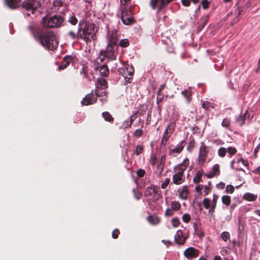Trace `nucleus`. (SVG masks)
Returning a JSON list of instances; mask_svg holds the SVG:
<instances>
[{"label":"nucleus","instance_id":"nucleus-8","mask_svg":"<svg viewBox=\"0 0 260 260\" xmlns=\"http://www.w3.org/2000/svg\"><path fill=\"white\" fill-rule=\"evenodd\" d=\"M21 6L26 10H31L33 13L37 8L40 6V2L38 0H24Z\"/></svg>","mask_w":260,"mask_h":260},{"label":"nucleus","instance_id":"nucleus-37","mask_svg":"<svg viewBox=\"0 0 260 260\" xmlns=\"http://www.w3.org/2000/svg\"><path fill=\"white\" fill-rule=\"evenodd\" d=\"M226 152L227 150L224 147H221L218 150V154L221 157L225 156Z\"/></svg>","mask_w":260,"mask_h":260},{"label":"nucleus","instance_id":"nucleus-38","mask_svg":"<svg viewBox=\"0 0 260 260\" xmlns=\"http://www.w3.org/2000/svg\"><path fill=\"white\" fill-rule=\"evenodd\" d=\"M244 229V223L242 221L241 218H239L238 221V230L240 233H242Z\"/></svg>","mask_w":260,"mask_h":260},{"label":"nucleus","instance_id":"nucleus-16","mask_svg":"<svg viewBox=\"0 0 260 260\" xmlns=\"http://www.w3.org/2000/svg\"><path fill=\"white\" fill-rule=\"evenodd\" d=\"M73 57L71 55L64 56L61 61V64L58 67L59 71L65 69L73 61Z\"/></svg>","mask_w":260,"mask_h":260},{"label":"nucleus","instance_id":"nucleus-36","mask_svg":"<svg viewBox=\"0 0 260 260\" xmlns=\"http://www.w3.org/2000/svg\"><path fill=\"white\" fill-rule=\"evenodd\" d=\"M218 198V197L217 195H216V194L213 195V200H212V204L211 206V209L210 210V211L211 210H212V211H214V209L216 207V202H217Z\"/></svg>","mask_w":260,"mask_h":260},{"label":"nucleus","instance_id":"nucleus-2","mask_svg":"<svg viewBox=\"0 0 260 260\" xmlns=\"http://www.w3.org/2000/svg\"><path fill=\"white\" fill-rule=\"evenodd\" d=\"M98 29L93 23L85 24L82 26L81 22L79 23L77 32L72 30L69 31L68 36L73 40L81 39L84 40L87 45L90 44L91 40H96V34Z\"/></svg>","mask_w":260,"mask_h":260},{"label":"nucleus","instance_id":"nucleus-15","mask_svg":"<svg viewBox=\"0 0 260 260\" xmlns=\"http://www.w3.org/2000/svg\"><path fill=\"white\" fill-rule=\"evenodd\" d=\"M174 0H159L156 6V14L160 13L162 10L166 7L169 4Z\"/></svg>","mask_w":260,"mask_h":260},{"label":"nucleus","instance_id":"nucleus-14","mask_svg":"<svg viewBox=\"0 0 260 260\" xmlns=\"http://www.w3.org/2000/svg\"><path fill=\"white\" fill-rule=\"evenodd\" d=\"M185 145V142L183 140L179 144H178L177 147L174 148L170 149L169 150V155L173 156L174 157L177 156V155L180 153L181 152L183 149Z\"/></svg>","mask_w":260,"mask_h":260},{"label":"nucleus","instance_id":"nucleus-6","mask_svg":"<svg viewBox=\"0 0 260 260\" xmlns=\"http://www.w3.org/2000/svg\"><path fill=\"white\" fill-rule=\"evenodd\" d=\"M134 68L132 64H126L123 67L118 69V72L122 76L125 80L124 84L132 82L134 73Z\"/></svg>","mask_w":260,"mask_h":260},{"label":"nucleus","instance_id":"nucleus-1","mask_svg":"<svg viewBox=\"0 0 260 260\" xmlns=\"http://www.w3.org/2000/svg\"><path fill=\"white\" fill-rule=\"evenodd\" d=\"M28 29L34 38L46 49L52 51L58 47V42L53 31L42 28L34 24H30Z\"/></svg>","mask_w":260,"mask_h":260},{"label":"nucleus","instance_id":"nucleus-3","mask_svg":"<svg viewBox=\"0 0 260 260\" xmlns=\"http://www.w3.org/2000/svg\"><path fill=\"white\" fill-rule=\"evenodd\" d=\"M189 162L188 159L186 158L182 163L174 167L173 170L175 174L172 177V181L174 184L180 185L185 181L184 173L187 167L189 165Z\"/></svg>","mask_w":260,"mask_h":260},{"label":"nucleus","instance_id":"nucleus-44","mask_svg":"<svg viewBox=\"0 0 260 260\" xmlns=\"http://www.w3.org/2000/svg\"><path fill=\"white\" fill-rule=\"evenodd\" d=\"M182 219L184 222L188 223L190 221L191 217L189 214L185 213L182 215Z\"/></svg>","mask_w":260,"mask_h":260},{"label":"nucleus","instance_id":"nucleus-5","mask_svg":"<svg viewBox=\"0 0 260 260\" xmlns=\"http://www.w3.org/2000/svg\"><path fill=\"white\" fill-rule=\"evenodd\" d=\"M118 46H113L108 44L106 50H101L99 53V57L97 59L100 60L101 62L104 61L105 58L112 60L116 59L117 54Z\"/></svg>","mask_w":260,"mask_h":260},{"label":"nucleus","instance_id":"nucleus-23","mask_svg":"<svg viewBox=\"0 0 260 260\" xmlns=\"http://www.w3.org/2000/svg\"><path fill=\"white\" fill-rule=\"evenodd\" d=\"M248 111H246L244 114H240L239 116H238L236 119V122L239 124V125L241 126L243 125L245 123V119L247 115Z\"/></svg>","mask_w":260,"mask_h":260},{"label":"nucleus","instance_id":"nucleus-29","mask_svg":"<svg viewBox=\"0 0 260 260\" xmlns=\"http://www.w3.org/2000/svg\"><path fill=\"white\" fill-rule=\"evenodd\" d=\"M131 12L124 6L121 7V17L131 16Z\"/></svg>","mask_w":260,"mask_h":260},{"label":"nucleus","instance_id":"nucleus-25","mask_svg":"<svg viewBox=\"0 0 260 260\" xmlns=\"http://www.w3.org/2000/svg\"><path fill=\"white\" fill-rule=\"evenodd\" d=\"M179 193V197L182 199L185 200L187 199L188 194V188L187 186L184 185L182 186L181 190H178Z\"/></svg>","mask_w":260,"mask_h":260},{"label":"nucleus","instance_id":"nucleus-4","mask_svg":"<svg viewBox=\"0 0 260 260\" xmlns=\"http://www.w3.org/2000/svg\"><path fill=\"white\" fill-rule=\"evenodd\" d=\"M64 18L60 15H54L48 18L46 17L43 18L42 23V28L58 27L60 26L63 22Z\"/></svg>","mask_w":260,"mask_h":260},{"label":"nucleus","instance_id":"nucleus-51","mask_svg":"<svg viewBox=\"0 0 260 260\" xmlns=\"http://www.w3.org/2000/svg\"><path fill=\"white\" fill-rule=\"evenodd\" d=\"M158 1L159 0H150L149 5L153 10L156 9Z\"/></svg>","mask_w":260,"mask_h":260},{"label":"nucleus","instance_id":"nucleus-42","mask_svg":"<svg viewBox=\"0 0 260 260\" xmlns=\"http://www.w3.org/2000/svg\"><path fill=\"white\" fill-rule=\"evenodd\" d=\"M211 201L208 198H205L203 201V204L206 209H208L210 206Z\"/></svg>","mask_w":260,"mask_h":260},{"label":"nucleus","instance_id":"nucleus-21","mask_svg":"<svg viewBox=\"0 0 260 260\" xmlns=\"http://www.w3.org/2000/svg\"><path fill=\"white\" fill-rule=\"evenodd\" d=\"M96 70L99 71L102 77H106L109 75V69L107 65L103 64L96 68Z\"/></svg>","mask_w":260,"mask_h":260},{"label":"nucleus","instance_id":"nucleus-32","mask_svg":"<svg viewBox=\"0 0 260 260\" xmlns=\"http://www.w3.org/2000/svg\"><path fill=\"white\" fill-rule=\"evenodd\" d=\"M78 19L74 14L69 17L68 22L73 25H76L78 23Z\"/></svg>","mask_w":260,"mask_h":260},{"label":"nucleus","instance_id":"nucleus-34","mask_svg":"<svg viewBox=\"0 0 260 260\" xmlns=\"http://www.w3.org/2000/svg\"><path fill=\"white\" fill-rule=\"evenodd\" d=\"M121 20L123 24L125 25H129L130 24L132 21L133 19L132 18L131 16H128V17H121Z\"/></svg>","mask_w":260,"mask_h":260},{"label":"nucleus","instance_id":"nucleus-20","mask_svg":"<svg viewBox=\"0 0 260 260\" xmlns=\"http://www.w3.org/2000/svg\"><path fill=\"white\" fill-rule=\"evenodd\" d=\"M6 5L10 9H14L19 7L21 0H4Z\"/></svg>","mask_w":260,"mask_h":260},{"label":"nucleus","instance_id":"nucleus-54","mask_svg":"<svg viewBox=\"0 0 260 260\" xmlns=\"http://www.w3.org/2000/svg\"><path fill=\"white\" fill-rule=\"evenodd\" d=\"M227 152L232 156L237 152V149L232 147H230L228 148Z\"/></svg>","mask_w":260,"mask_h":260},{"label":"nucleus","instance_id":"nucleus-12","mask_svg":"<svg viewBox=\"0 0 260 260\" xmlns=\"http://www.w3.org/2000/svg\"><path fill=\"white\" fill-rule=\"evenodd\" d=\"M96 97L95 96V94L92 90L83 98V100L81 101V104L83 106H88L96 103Z\"/></svg>","mask_w":260,"mask_h":260},{"label":"nucleus","instance_id":"nucleus-26","mask_svg":"<svg viewBox=\"0 0 260 260\" xmlns=\"http://www.w3.org/2000/svg\"><path fill=\"white\" fill-rule=\"evenodd\" d=\"M102 115L105 121L110 123H113L114 122V119L109 112L107 111L104 112L102 113Z\"/></svg>","mask_w":260,"mask_h":260},{"label":"nucleus","instance_id":"nucleus-62","mask_svg":"<svg viewBox=\"0 0 260 260\" xmlns=\"http://www.w3.org/2000/svg\"><path fill=\"white\" fill-rule=\"evenodd\" d=\"M101 85L103 87L102 88L104 89L107 87V82L105 79H102L100 81Z\"/></svg>","mask_w":260,"mask_h":260},{"label":"nucleus","instance_id":"nucleus-47","mask_svg":"<svg viewBox=\"0 0 260 260\" xmlns=\"http://www.w3.org/2000/svg\"><path fill=\"white\" fill-rule=\"evenodd\" d=\"M139 113L138 111L134 112L131 116L129 117V123L128 124V126H129L130 124H132L134 121L136 119L137 117V114Z\"/></svg>","mask_w":260,"mask_h":260},{"label":"nucleus","instance_id":"nucleus-60","mask_svg":"<svg viewBox=\"0 0 260 260\" xmlns=\"http://www.w3.org/2000/svg\"><path fill=\"white\" fill-rule=\"evenodd\" d=\"M81 75H82L83 77H87L88 75V71L87 68L83 67L82 70L80 71Z\"/></svg>","mask_w":260,"mask_h":260},{"label":"nucleus","instance_id":"nucleus-52","mask_svg":"<svg viewBox=\"0 0 260 260\" xmlns=\"http://www.w3.org/2000/svg\"><path fill=\"white\" fill-rule=\"evenodd\" d=\"M174 211L172 208L171 209L168 208L166 209V210L165 211V215L166 217L171 216L174 214Z\"/></svg>","mask_w":260,"mask_h":260},{"label":"nucleus","instance_id":"nucleus-19","mask_svg":"<svg viewBox=\"0 0 260 260\" xmlns=\"http://www.w3.org/2000/svg\"><path fill=\"white\" fill-rule=\"evenodd\" d=\"M175 242L179 245H183L186 239L183 236L182 232L181 230H178L174 236Z\"/></svg>","mask_w":260,"mask_h":260},{"label":"nucleus","instance_id":"nucleus-58","mask_svg":"<svg viewBox=\"0 0 260 260\" xmlns=\"http://www.w3.org/2000/svg\"><path fill=\"white\" fill-rule=\"evenodd\" d=\"M201 4L204 9H207L209 6V3L207 0H202Z\"/></svg>","mask_w":260,"mask_h":260},{"label":"nucleus","instance_id":"nucleus-40","mask_svg":"<svg viewBox=\"0 0 260 260\" xmlns=\"http://www.w3.org/2000/svg\"><path fill=\"white\" fill-rule=\"evenodd\" d=\"M129 42L127 39H122L119 42V46L121 47H127L129 46Z\"/></svg>","mask_w":260,"mask_h":260},{"label":"nucleus","instance_id":"nucleus-9","mask_svg":"<svg viewBox=\"0 0 260 260\" xmlns=\"http://www.w3.org/2000/svg\"><path fill=\"white\" fill-rule=\"evenodd\" d=\"M209 150L208 147L204 143H202L200 149L199 153L198 156V164L200 166H203L205 161L207 157Z\"/></svg>","mask_w":260,"mask_h":260},{"label":"nucleus","instance_id":"nucleus-28","mask_svg":"<svg viewBox=\"0 0 260 260\" xmlns=\"http://www.w3.org/2000/svg\"><path fill=\"white\" fill-rule=\"evenodd\" d=\"M148 221L153 225L157 224L159 221V218L155 216L150 215L147 218Z\"/></svg>","mask_w":260,"mask_h":260},{"label":"nucleus","instance_id":"nucleus-18","mask_svg":"<svg viewBox=\"0 0 260 260\" xmlns=\"http://www.w3.org/2000/svg\"><path fill=\"white\" fill-rule=\"evenodd\" d=\"M118 40V34L116 31H112L109 35L108 44L113 46H118L117 42Z\"/></svg>","mask_w":260,"mask_h":260},{"label":"nucleus","instance_id":"nucleus-63","mask_svg":"<svg viewBox=\"0 0 260 260\" xmlns=\"http://www.w3.org/2000/svg\"><path fill=\"white\" fill-rule=\"evenodd\" d=\"M205 175L208 178H212L215 175V174H214V173L212 172V171H210L208 173L205 174Z\"/></svg>","mask_w":260,"mask_h":260},{"label":"nucleus","instance_id":"nucleus-27","mask_svg":"<svg viewBox=\"0 0 260 260\" xmlns=\"http://www.w3.org/2000/svg\"><path fill=\"white\" fill-rule=\"evenodd\" d=\"M243 199L248 201H254L257 199V195L247 192L243 195Z\"/></svg>","mask_w":260,"mask_h":260},{"label":"nucleus","instance_id":"nucleus-41","mask_svg":"<svg viewBox=\"0 0 260 260\" xmlns=\"http://www.w3.org/2000/svg\"><path fill=\"white\" fill-rule=\"evenodd\" d=\"M230 123H231L230 119H229L228 118H225L223 119V120L221 123V125L223 127L228 128L229 126Z\"/></svg>","mask_w":260,"mask_h":260},{"label":"nucleus","instance_id":"nucleus-39","mask_svg":"<svg viewBox=\"0 0 260 260\" xmlns=\"http://www.w3.org/2000/svg\"><path fill=\"white\" fill-rule=\"evenodd\" d=\"M103 88L102 89V91H100L98 89H95V97H100V96H106V92L104 90H103Z\"/></svg>","mask_w":260,"mask_h":260},{"label":"nucleus","instance_id":"nucleus-22","mask_svg":"<svg viewBox=\"0 0 260 260\" xmlns=\"http://www.w3.org/2000/svg\"><path fill=\"white\" fill-rule=\"evenodd\" d=\"M204 173V171L203 170L197 171L193 178V182L194 184H198L200 182H202V176Z\"/></svg>","mask_w":260,"mask_h":260},{"label":"nucleus","instance_id":"nucleus-13","mask_svg":"<svg viewBox=\"0 0 260 260\" xmlns=\"http://www.w3.org/2000/svg\"><path fill=\"white\" fill-rule=\"evenodd\" d=\"M199 250L194 247H190L184 251V256L188 259H192L199 256Z\"/></svg>","mask_w":260,"mask_h":260},{"label":"nucleus","instance_id":"nucleus-59","mask_svg":"<svg viewBox=\"0 0 260 260\" xmlns=\"http://www.w3.org/2000/svg\"><path fill=\"white\" fill-rule=\"evenodd\" d=\"M120 234L119 231L118 229H115L112 232V236L113 239H117Z\"/></svg>","mask_w":260,"mask_h":260},{"label":"nucleus","instance_id":"nucleus-64","mask_svg":"<svg viewBox=\"0 0 260 260\" xmlns=\"http://www.w3.org/2000/svg\"><path fill=\"white\" fill-rule=\"evenodd\" d=\"M204 189H205L204 190V196H206L208 194L209 192L210 191V188L208 187L206 185H205Z\"/></svg>","mask_w":260,"mask_h":260},{"label":"nucleus","instance_id":"nucleus-61","mask_svg":"<svg viewBox=\"0 0 260 260\" xmlns=\"http://www.w3.org/2000/svg\"><path fill=\"white\" fill-rule=\"evenodd\" d=\"M182 5L185 7H189L190 5L191 0H181Z\"/></svg>","mask_w":260,"mask_h":260},{"label":"nucleus","instance_id":"nucleus-33","mask_svg":"<svg viewBox=\"0 0 260 260\" xmlns=\"http://www.w3.org/2000/svg\"><path fill=\"white\" fill-rule=\"evenodd\" d=\"M223 204L229 206L231 204V197L229 196H223L221 198Z\"/></svg>","mask_w":260,"mask_h":260},{"label":"nucleus","instance_id":"nucleus-43","mask_svg":"<svg viewBox=\"0 0 260 260\" xmlns=\"http://www.w3.org/2000/svg\"><path fill=\"white\" fill-rule=\"evenodd\" d=\"M143 150V146L142 145H138L135 150V154L137 155H140Z\"/></svg>","mask_w":260,"mask_h":260},{"label":"nucleus","instance_id":"nucleus-30","mask_svg":"<svg viewBox=\"0 0 260 260\" xmlns=\"http://www.w3.org/2000/svg\"><path fill=\"white\" fill-rule=\"evenodd\" d=\"M171 208L174 211H178L181 208V204L178 201H172L171 202Z\"/></svg>","mask_w":260,"mask_h":260},{"label":"nucleus","instance_id":"nucleus-45","mask_svg":"<svg viewBox=\"0 0 260 260\" xmlns=\"http://www.w3.org/2000/svg\"><path fill=\"white\" fill-rule=\"evenodd\" d=\"M133 192L134 194V197L137 199V200H140L142 197V194L140 192H138L137 190L135 188H134L133 189Z\"/></svg>","mask_w":260,"mask_h":260},{"label":"nucleus","instance_id":"nucleus-7","mask_svg":"<svg viewBox=\"0 0 260 260\" xmlns=\"http://www.w3.org/2000/svg\"><path fill=\"white\" fill-rule=\"evenodd\" d=\"M161 191L159 187L156 185H153V186H148L146 188L144 192V196L148 197L154 194L153 200L155 201H158V199L161 197Z\"/></svg>","mask_w":260,"mask_h":260},{"label":"nucleus","instance_id":"nucleus-55","mask_svg":"<svg viewBox=\"0 0 260 260\" xmlns=\"http://www.w3.org/2000/svg\"><path fill=\"white\" fill-rule=\"evenodd\" d=\"M235 190L234 187L232 185H228L226 187V192L228 193H232Z\"/></svg>","mask_w":260,"mask_h":260},{"label":"nucleus","instance_id":"nucleus-24","mask_svg":"<svg viewBox=\"0 0 260 260\" xmlns=\"http://www.w3.org/2000/svg\"><path fill=\"white\" fill-rule=\"evenodd\" d=\"M182 95L186 98V101L188 103H190L191 101V92L190 88L185 89L181 92Z\"/></svg>","mask_w":260,"mask_h":260},{"label":"nucleus","instance_id":"nucleus-57","mask_svg":"<svg viewBox=\"0 0 260 260\" xmlns=\"http://www.w3.org/2000/svg\"><path fill=\"white\" fill-rule=\"evenodd\" d=\"M157 168L160 170V171L158 173L159 176L161 175L162 171L164 170V162H160L157 166Z\"/></svg>","mask_w":260,"mask_h":260},{"label":"nucleus","instance_id":"nucleus-11","mask_svg":"<svg viewBox=\"0 0 260 260\" xmlns=\"http://www.w3.org/2000/svg\"><path fill=\"white\" fill-rule=\"evenodd\" d=\"M243 12L244 10L243 9L237 7L234 10H232L231 12L228 14L227 16L228 17H230L232 15L235 16L233 20L231 22V25L233 26L239 21L240 19V16L243 14Z\"/></svg>","mask_w":260,"mask_h":260},{"label":"nucleus","instance_id":"nucleus-17","mask_svg":"<svg viewBox=\"0 0 260 260\" xmlns=\"http://www.w3.org/2000/svg\"><path fill=\"white\" fill-rule=\"evenodd\" d=\"M210 15L207 14L203 16L198 21V26L197 27L198 31H201L206 25L209 19Z\"/></svg>","mask_w":260,"mask_h":260},{"label":"nucleus","instance_id":"nucleus-10","mask_svg":"<svg viewBox=\"0 0 260 260\" xmlns=\"http://www.w3.org/2000/svg\"><path fill=\"white\" fill-rule=\"evenodd\" d=\"M175 123H171L167 127L161 141V146H165L168 140L174 131Z\"/></svg>","mask_w":260,"mask_h":260},{"label":"nucleus","instance_id":"nucleus-56","mask_svg":"<svg viewBox=\"0 0 260 260\" xmlns=\"http://www.w3.org/2000/svg\"><path fill=\"white\" fill-rule=\"evenodd\" d=\"M212 172L214 173V174L217 175L219 174V167L218 164H215L211 170Z\"/></svg>","mask_w":260,"mask_h":260},{"label":"nucleus","instance_id":"nucleus-35","mask_svg":"<svg viewBox=\"0 0 260 260\" xmlns=\"http://www.w3.org/2000/svg\"><path fill=\"white\" fill-rule=\"evenodd\" d=\"M157 94V98H156V103L159 107V103L164 101L165 99V95L161 92H159L158 93V92L156 93Z\"/></svg>","mask_w":260,"mask_h":260},{"label":"nucleus","instance_id":"nucleus-48","mask_svg":"<svg viewBox=\"0 0 260 260\" xmlns=\"http://www.w3.org/2000/svg\"><path fill=\"white\" fill-rule=\"evenodd\" d=\"M221 237L224 241H226L230 238V235L228 232H223L221 233Z\"/></svg>","mask_w":260,"mask_h":260},{"label":"nucleus","instance_id":"nucleus-31","mask_svg":"<svg viewBox=\"0 0 260 260\" xmlns=\"http://www.w3.org/2000/svg\"><path fill=\"white\" fill-rule=\"evenodd\" d=\"M202 107L206 110H209L210 108H214L213 105L208 101H205L203 102Z\"/></svg>","mask_w":260,"mask_h":260},{"label":"nucleus","instance_id":"nucleus-53","mask_svg":"<svg viewBox=\"0 0 260 260\" xmlns=\"http://www.w3.org/2000/svg\"><path fill=\"white\" fill-rule=\"evenodd\" d=\"M143 135L142 128H138L134 132V136L137 138H140Z\"/></svg>","mask_w":260,"mask_h":260},{"label":"nucleus","instance_id":"nucleus-49","mask_svg":"<svg viewBox=\"0 0 260 260\" xmlns=\"http://www.w3.org/2000/svg\"><path fill=\"white\" fill-rule=\"evenodd\" d=\"M180 222L178 218L175 217L172 219V224L174 227L176 228L180 224Z\"/></svg>","mask_w":260,"mask_h":260},{"label":"nucleus","instance_id":"nucleus-46","mask_svg":"<svg viewBox=\"0 0 260 260\" xmlns=\"http://www.w3.org/2000/svg\"><path fill=\"white\" fill-rule=\"evenodd\" d=\"M136 173L138 178H142L145 175L146 172L143 169H139L137 171Z\"/></svg>","mask_w":260,"mask_h":260},{"label":"nucleus","instance_id":"nucleus-50","mask_svg":"<svg viewBox=\"0 0 260 260\" xmlns=\"http://www.w3.org/2000/svg\"><path fill=\"white\" fill-rule=\"evenodd\" d=\"M170 180L169 178H166L164 181H161V188L162 189H165L169 184Z\"/></svg>","mask_w":260,"mask_h":260}]
</instances>
